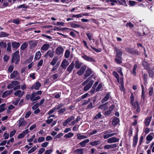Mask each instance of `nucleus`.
<instances>
[{
  "mask_svg": "<svg viewBox=\"0 0 154 154\" xmlns=\"http://www.w3.org/2000/svg\"><path fill=\"white\" fill-rule=\"evenodd\" d=\"M9 35V34L7 33L4 32H0V37H7Z\"/></svg>",
  "mask_w": 154,
  "mask_h": 154,
  "instance_id": "39",
  "label": "nucleus"
},
{
  "mask_svg": "<svg viewBox=\"0 0 154 154\" xmlns=\"http://www.w3.org/2000/svg\"><path fill=\"white\" fill-rule=\"evenodd\" d=\"M32 97V94L31 95L28 94L26 95V100H29V99H30V100L32 101H36L40 98V97L39 96H37L35 98Z\"/></svg>",
  "mask_w": 154,
  "mask_h": 154,
  "instance_id": "3",
  "label": "nucleus"
},
{
  "mask_svg": "<svg viewBox=\"0 0 154 154\" xmlns=\"http://www.w3.org/2000/svg\"><path fill=\"white\" fill-rule=\"evenodd\" d=\"M45 139V138L44 137H40L38 139V142L40 143L43 141Z\"/></svg>",
  "mask_w": 154,
  "mask_h": 154,
  "instance_id": "64",
  "label": "nucleus"
},
{
  "mask_svg": "<svg viewBox=\"0 0 154 154\" xmlns=\"http://www.w3.org/2000/svg\"><path fill=\"white\" fill-rule=\"evenodd\" d=\"M75 116H69L67 119L65 120V122L63 123V125L64 126H66L71 121L75 119Z\"/></svg>",
  "mask_w": 154,
  "mask_h": 154,
  "instance_id": "6",
  "label": "nucleus"
},
{
  "mask_svg": "<svg viewBox=\"0 0 154 154\" xmlns=\"http://www.w3.org/2000/svg\"><path fill=\"white\" fill-rule=\"evenodd\" d=\"M74 67V63L73 62H72L71 64L69 65V66L67 67L66 71L68 72V74H69L70 72H71Z\"/></svg>",
  "mask_w": 154,
  "mask_h": 154,
  "instance_id": "11",
  "label": "nucleus"
},
{
  "mask_svg": "<svg viewBox=\"0 0 154 154\" xmlns=\"http://www.w3.org/2000/svg\"><path fill=\"white\" fill-rule=\"evenodd\" d=\"M153 136H154V134L153 133H151L146 137V140L149 141H151L153 138Z\"/></svg>",
  "mask_w": 154,
  "mask_h": 154,
  "instance_id": "27",
  "label": "nucleus"
},
{
  "mask_svg": "<svg viewBox=\"0 0 154 154\" xmlns=\"http://www.w3.org/2000/svg\"><path fill=\"white\" fill-rule=\"evenodd\" d=\"M7 51L9 52H12L11 50V45L10 42H9L8 43V47L7 48Z\"/></svg>",
  "mask_w": 154,
  "mask_h": 154,
  "instance_id": "50",
  "label": "nucleus"
},
{
  "mask_svg": "<svg viewBox=\"0 0 154 154\" xmlns=\"http://www.w3.org/2000/svg\"><path fill=\"white\" fill-rule=\"evenodd\" d=\"M94 82V81L92 80H90L89 83L85 86L84 90V91H87L89 90L91 87Z\"/></svg>",
  "mask_w": 154,
  "mask_h": 154,
  "instance_id": "7",
  "label": "nucleus"
},
{
  "mask_svg": "<svg viewBox=\"0 0 154 154\" xmlns=\"http://www.w3.org/2000/svg\"><path fill=\"white\" fill-rule=\"evenodd\" d=\"M32 112L30 111H28L26 114L25 116V118L26 119H27L30 116Z\"/></svg>",
  "mask_w": 154,
  "mask_h": 154,
  "instance_id": "60",
  "label": "nucleus"
},
{
  "mask_svg": "<svg viewBox=\"0 0 154 154\" xmlns=\"http://www.w3.org/2000/svg\"><path fill=\"white\" fill-rule=\"evenodd\" d=\"M89 141V139H87L86 140H85L82 142L80 143H79V144L81 145V146L82 147H84L86 145V143H88Z\"/></svg>",
  "mask_w": 154,
  "mask_h": 154,
  "instance_id": "25",
  "label": "nucleus"
},
{
  "mask_svg": "<svg viewBox=\"0 0 154 154\" xmlns=\"http://www.w3.org/2000/svg\"><path fill=\"white\" fill-rule=\"evenodd\" d=\"M41 84L38 81L32 86L30 89H34L37 90L39 89L41 87Z\"/></svg>",
  "mask_w": 154,
  "mask_h": 154,
  "instance_id": "4",
  "label": "nucleus"
},
{
  "mask_svg": "<svg viewBox=\"0 0 154 154\" xmlns=\"http://www.w3.org/2000/svg\"><path fill=\"white\" fill-rule=\"evenodd\" d=\"M119 119L116 117H114L112 120V125H116L119 122Z\"/></svg>",
  "mask_w": 154,
  "mask_h": 154,
  "instance_id": "21",
  "label": "nucleus"
},
{
  "mask_svg": "<svg viewBox=\"0 0 154 154\" xmlns=\"http://www.w3.org/2000/svg\"><path fill=\"white\" fill-rule=\"evenodd\" d=\"M112 112L111 110H108L107 111H105L104 114L105 116H109L112 113Z\"/></svg>",
  "mask_w": 154,
  "mask_h": 154,
  "instance_id": "51",
  "label": "nucleus"
},
{
  "mask_svg": "<svg viewBox=\"0 0 154 154\" xmlns=\"http://www.w3.org/2000/svg\"><path fill=\"white\" fill-rule=\"evenodd\" d=\"M0 47L2 48H5L7 47V44L5 42L2 41L0 42Z\"/></svg>",
  "mask_w": 154,
  "mask_h": 154,
  "instance_id": "41",
  "label": "nucleus"
},
{
  "mask_svg": "<svg viewBox=\"0 0 154 154\" xmlns=\"http://www.w3.org/2000/svg\"><path fill=\"white\" fill-rule=\"evenodd\" d=\"M149 96H152V95L153 93V88L152 87H151L149 88Z\"/></svg>",
  "mask_w": 154,
  "mask_h": 154,
  "instance_id": "56",
  "label": "nucleus"
},
{
  "mask_svg": "<svg viewBox=\"0 0 154 154\" xmlns=\"http://www.w3.org/2000/svg\"><path fill=\"white\" fill-rule=\"evenodd\" d=\"M119 139L115 137L110 138L107 140V142L109 143H112L119 141Z\"/></svg>",
  "mask_w": 154,
  "mask_h": 154,
  "instance_id": "14",
  "label": "nucleus"
},
{
  "mask_svg": "<svg viewBox=\"0 0 154 154\" xmlns=\"http://www.w3.org/2000/svg\"><path fill=\"white\" fill-rule=\"evenodd\" d=\"M112 74L117 79L118 82H119V76L118 74L116 71H113Z\"/></svg>",
  "mask_w": 154,
  "mask_h": 154,
  "instance_id": "35",
  "label": "nucleus"
},
{
  "mask_svg": "<svg viewBox=\"0 0 154 154\" xmlns=\"http://www.w3.org/2000/svg\"><path fill=\"white\" fill-rule=\"evenodd\" d=\"M6 105L5 103H3L0 106V112H1L5 110V107Z\"/></svg>",
  "mask_w": 154,
  "mask_h": 154,
  "instance_id": "42",
  "label": "nucleus"
},
{
  "mask_svg": "<svg viewBox=\"0 0 154 154\" xmlns=\"http://www.w3.org/2000/svg\"><path fill=\"white\" fill-rule=\"evenodd\" d=\"M82 63L78 60H76L75 63V68L79 69L80 68Z\"/></svg>",
  "mask_w": 154,
  "mask_h": 154,
  "instance_id": "24",
  "label": "nucleus"
},
{
  "mask_svg": "<svg viewBox=\"0 0 154 154\" xmlns=\"http://www.w3.org/2000/svg\"><path fill=\"white\" fill-rule=\"evenodd\" d=\"M28 45V43L25 42L22 44L20 47V49L22 50H24L27 47Z\"/></svg>",
  "mask_w": 154,
  "mask_h": 154,
  "instance_id": "33",
  "label": "nucleus"
},
{
  "mask_svg": "<svg viewBox=\"0 0 154 154\" xmlns=\"http://www.w3.org/2000/svg\"><path fill=\"white\" fill-rule=\"evenodd\" d=\"M133 140V146L134 147H135L136 146L138 141V135L137 134H135L134 136Z\"/></svg>",
  "mask_w": 154,
  "mask_h": 154,
  "instance_id": "18",
  "label": "nucleus"
},
{
  "mask_svg": "<svg viewBox=\"0 0 154 154\" xmlns=\"http://www.w3.org/2000/svg\"><path fill=\"white\" fill-rule=\"evenodd\" d=\"M126 51L128 53L133 54H138V53L137 52L134 51L132 49L128 48L126 49Z\"/></svg>",
  "mask_w": 154,
  "mask_h": 154,
  "instance_id": "28",
  "label": "nucleus"
},
{
  "mask_svg": "<svg viewBox=\"0 0 154 154\" xmlns=\"http://www.w3.org/2000/svg\"><path fill=\"white\" fill-rule=\"evenodd\" d=\"M122 57H121V58H118L116 57L115 59V61L117 63L120 64L122 63Z\"/></svg>",
  "mask_w": 154,
  "mask_h": 154,
  "instance_id": "38",
  "label": "nucleus"
},
{
  "mask_svg": "<svg viewBox=\"0 0 154 154\" xmlns=\"http://www.w3.org/2000/svg\"><path fill=\"white\" fill-rule=\"evenodd\" d=\"M73 135V134L71 132H69L68 134H66L64 136V137L68 138L72 137Z\"/></svg>",
  "mask_w": 154,
  "mask_h": 154,
  "instance_id": "49",
  "label": "nucleus"
},
{
  "mask_svg": "<svg viewBox=\"0 0 154 154\" xmlns=\"http://www.w3.org/2000/svg\"><path fill=\"white\" fill-rule=\"evenodd\" d=\"M58 58L57 56L54 57L52 61L51 62L50 64L54 66L57 62Z\"/></svg>",
  "mask_w": 154,
  "mask_h": 154,
  "instance_id": "23",
  "label": "nucleus"
},
{
  "mask_svg": "<svg viewBox=\"0 0 154 154\" xmlns=\"http://www.w3.org/2000/svg\"><path fill=\"white\" fill-rule=\"evenodd\" d=\"M41 54L40 51L36 52L35 53V59L36 60H38L40 57Z\"/></svg>",
  "mask_w": 154,
  "mask_h": 154,
  "instance_id": "37",
  "label": "nucleus"
},
{
  "mask_svg": "<svg viewBox=\"0 0 154 154\" xmlns=\"http://www.w3.org/2000/svg\"><path fill=\"white\" fill-rule=\"evenodd\" d=\"M136 104L137 105V109L136 110V111L137 112H139L140 111V107L139 104V103L138 101H136Z\"/></svg>",
  "mask_w": 154,
  "mask_h": 154,
  "instance_id": "54",
  "label": "nucleus"
},
{
  "mask_svg": "<svg viewBox=\"0 0 154 154\" xmlns=\"http://www.w3.org/2000/svg\"><path fill=\"white\" fill-rule=\"evenodd\" d=\"M42 91H39L36 92H33L32 93V97L35 98L37 95H40L42 94Z\"/></svg>",
  "mask_w": 154,
  "mask_h": 154,
  "instance_id": "26",
  "label": "nucleus"
},
{
  "mask_svg": "<svg viewBox=\"0 0 154 154\" xmlns=\"http://www.w3.org/2000/svg\"><path fill=\"white\" fill-rule=\"evenodd\" d=\"M54 54V51L53 49L49 50L47 51L45 55V57H47L48 56H49L50 57H52Z\"/></svg>",
  "mask_w": 154,
  "mask_h": 154,
  "instance_id": "8",
  "label": "nucleus"
},
{
  "mask_svg": "<svg viewBox=\"0 0 154 154\" xmlns=\"http://www.w3.org/2000/svg\"><path fill=\"white\" fill-rule=\"evenodd\" d=\"M93 77V75H91V76L88 77L85 81L83 82L82 85L83 86L87 84L88 82L90 81L91 79Z\"/></svg>",
  "mask_w": 154,
  "mask_h": 154,
  "instance_id": "36",
  "label": "nucleus"
},
{
  "mask_svg": "<svg viewBox=\"0 0 154 154\" xmlns=\"http://www.w3.org/2000/svg\"><path fill=\"white\" fill-rule=\"evenodd\" d=\"M82 57L85 60L89 61L95 62V60L92 57L88 56L85 55H83L82 56Z\"/></svg>",
  "mask_w": 154,
  "mask_h": 154,
  "instance_id": "5",
  "label": "nucleus"
},
{
  "mask_svg": "<svg viewBox=\"0 0 154 154\" xmlns=\"http://www.w3.org/2000/svg\"><path fill=\"white\" fill-rule=\"evenodd\" d=\"M86 35L89 40H91V39H92V38L93 36V34L92 33L90 32L88 33H87Z\"/></svg>",
  "mask_w": 154,
  "mask_h": 154,
  "instance_id": "46",
  "label": "nucleus"
},
{
  "mask_svg": "<svg viewBox=\"0 0 154 154\" xmlns=\"http://www.w3.org/2000/svg\"><path fill=\"white\" fill-rule=\"evenodd\" d=\"M63 51V48L61 47H59L56 49L55 53L58 55H62Z\"/></svg>",
  "mask_w": 154,
  "mask_h": 154,
  "instance_id": "9",
  "label": "nucleus"
},
{
  "mask_svg": "<svg viewBox=\"0 0 154 154\" xmlns=\"http://www.w3.org/2000/svg\"><path fill=\"white\" fill-rule=\"evenodd\" d=\"M36 149L37 148L35 146H34L31 149L28 151V154L31 153L35 151Z\"/></svg>",
  "mask_w": 154,
  "mask_h": 154,
  "instance_id": "52",
  "label": "nucleus"
},
{
  "mask_svg": "<svg viewBox=\"0 0 154 154\" xmlns=\"http://www.w3.org/2000/svg\"><path fill=\"white\" fill-rule=\"evenodd\" d=\"M20 59L19 51H17L13 54L11 61V63H13L15 62V64H17L20 61Z\"/></svg>",
  "mask_w": 154,
  "mask_h": 154,
  "instance_id": "1",
  "label": "nucleus"
},
{
  "mask_svg": "<svg viewBox=\"0 0 154 154\" xmlns=\"http://www.w3.org/2000/svg\"><path fill=\"white\" fill-rule=\"evenodd\" d=\"M77 136V138L79 139H82L86 138H87L88 137L87 136L83 135H81L80 134H78Z\"/></svg>",
  "mask_w": 154,
  "mask_h": 154,
  "instance_id": "40",
  "label": "nucleus"
},
{
  "mask_svg": "<svg viewBox=\"0 0 154 154\" xmlns=\"http://www.w3.org/2000/svg\"><path fill=\"white\" fill-rule=\"evenodd\" d=\"M69 63L68 61H67L66 59H64L62 62L61 64L60 65L63 68L65 69L66 68V67L69 65Z\"/></svg>",
  "mask_w": 154,
  "mask_h": 154,
  "instance_id": "10",
  "label": "nucleus"
},
{
  "mask_svg": "<svg viewBox=\"0 0 154 154\" xmlns=\"http://www.w3.org/2000/svg\"><path fill=\"white\" fill-rule=\"evenodd\" d=\"M24 92H21L20 90H18L16 91L14 93V94L17 96H18L19 97H21L24 94Z\"/></svg>",
  "mask_w": 154,
  "mask_h": 154,
  "instance_id": "17",
  "label": "nucleus"
},
{
  "mask_svg": "<svg viewBox=\"0 0 154 154\" xmlns=\"http://www.w3.org/2000/svg\"><path fill=\"white\" fill-rule=\"evenodd\" d=\"M70 26L73 28H79L80 27L79 25L74 23H71L70 24Z\"/></svg>",
  "mask_w": 154,
  "mask_h": 154,
  "instance_id": "48",
  "label": "nucleus"
},
{
  "mask_svg": "<svg viewBox=\"0 0 154 154\" xmlns=\"http://www.w3.org/2000/svg\"><path fill=\"white\" fill-rule=\"evenodd\" d=\"M13 91L12 89L5 91L2 94V97L4 98L8 95H10L12 93Z\"/></svg>",
  "mask_w": 154,
  "mask_h": 154,
  "instance_id": "16",
  "label": "nucleus"
},
{
  "mask_svg": "<svg viewBox=\"0 0 154 154\" xmlns=\"http://www.w3.org/2000/svg\"><path fill=\"white\" fill-rule=\"evenodd\" d=\"M100 140L95 141L94 142H91L90 143V144L92 146H96L98 145H99L100 143Z\"/></svg>",
  "mask_w": 154,
  "mask_h": 154,
  "instance_id": "31",
  "label": "nucleus"
},
{
  "mask_svg": "<svg viewBox=\"0 0 154 154\" xmlns=\"http://www.w3.org/2000/svg\"><path fill=\"white\" fill-rule=\"evenodd\" d=\"M14 68V66L12 65H11L8 67V72L10 73H11L13 71Z\"/></svg>",
  "mask_w": 154,
  "mask_h": 154,
  "instance_id": "58",
  "label": "nucleus"
},
{
  "mask_svg": "<svg viewBox=\"0 0 154 154\" xmlns=\"http://www.w3.org/2000/svg\"><path fill=\"white\" fill-rule=\"evenodd\" d=\"M11 83L13 84V86H17L20 84V82L17 81H12Z\"/></svg>",
  "mask_w": 154,
  "mask_h": 154,
  "instance_id": "59",
  "label": "nucleus"
},
{
  "mask_svg": "<svg viewBox=\"0 0 154 154\" xmlns=\"http://www.w3.org/2000/svg\"><path fill=\"white\" fill-rule=\"evenodd\" d=\"M13 22L14 23L18 25L19 24L20 21L17 18V19H14L13 20Z\"/></svg>",
  "mask_w": 154,
  "mask_h": 154,
  "instance_id": "62",
  "label": "nucleus"
},
{
  "mask_svg": "<svg viewBox=\"0 0 154 154\" xmlns=\"http://www.w3.org/2000/svg\"><path fill=\"white\" fill-rule=\"evenodd\" d=\"M29 44L30 45V46L32 47H33L35 46L37 44V43L36 42H34L33 41H30L29 42Z\"/></svg>",
  "mask_w": 154,
  "mask_h": 154,
  "instance_id": "53",
  "label": "nucleus"
},
{
  "mask_svg": "<svg viewBox=\"0 0 154 154\" xmlns=\"http://www.w3.org/2000/svg\"><path fill=\"white\" fill-rule=\"evenodd\" d=\"M103 86L102 83H100L98 86L97 88L96 89V91H99L100 89L102 88Z\"/></svg>",
  "mask_w": 154,
  "mask_h": 154,
  "instance_id": "61",
  "label": "nucleus"
},
{
  "mask_svg": "<svg viewBox=\"0 0 154 154\" xmlns=\"http://www.w3.org/2000/svg\"><path fill=\"white\" fill-rule=\"evenodd\" d=\"M28 8V6L25 4L20 5L17 7V9H20L21 8L26 9Z\"/></svg>",
  "mask_w": 154,
  "mask_h": 154,
  "instance_id": "45",
  "label": "nucleus"
},
{
  "mask_svg": "<svg viewBox=\"0 0 154 154\" xmlns=\"http://www.w3.org/2000/svg\"><path fill=\"white\" fill-rule=\"evenodd\" d=\"M152 117V116H150L149 117L146 118L145 119L144 123L146 126H148L149 125L151 120Z\"/></svg>",
  "mask_w": 154,
  "mask_h": 154,
  "instance_id": "19",
  "label": "nucleus"
},
{
  "mask_svg": "<svg viewBox=\"0 0 154 154\" xmlns=\"http://www.w3.org/2000/svg\"><path fill=\"white\" fill-rule=\"evenodd\" d=\"M143 78L144 80V83H145L146 82H147V76L148 75L146 73L144 74L143 76Z\"/></svg>",
  "mask_w": 154,
  "mask_h": 154,
  "instance_id": "57",
  "label": "nucleus"
},
{
  "mask_svg": "<svg viewBox=\"0 0 154 154\" xmlns=\"http://www.w3.org/2000/svg\"><path fill=\"white\" fill-rule=\"evenodd\" d=\"M92 72V71L90 68L87 69L84 75V79H86L87 77L89 76L91 74Z\"/></svg>",
  "mask_w": 154,
  "mask_h": 154,
  "instance_id": "12",
  "label": "nucleus"
},
{
  "mask_svg": "<svg viewBox=\"0 0 154 154\" xmlns=\"http://www.w3.org/2000/svg\"><path fill=\"white\" fill-rule=\"evenodd\" d=\"M59 77V74L58 73L54 74L51 76V78L53 80H55L57 79Z\"/></svg>",
  "mask_w": 154,
  "mask_h": 154,
  "instance_id": "44",
  "label": "nucleus"
},
{
  "mask_svg": "<svg viewBox=\"0 0 154 154\" xmlns=\"http://www.w3.org/2000/svg\"><path fill=\"white\" fill-rule=\"evenodd\" d=\"M84 149L83 148L78 149L74 151V152L76 154H83Z\"/></svg>",
  "mask_w": 154,
  "mask_h": 154,
  "instance_id": "20",
  "label": "nucleus"
},
{
  "mask_svg": "<svg viewBox=\"0 0 154 154\" xmlns=\"http://www.w3.org/2000/svg\"><path fill=\"white\" fill-rule=\"evenodd\" d=\"M142 64L145 69H149V64L145 60L143 61Z\"/></svg>",
  "mask_w": 154,
  "mask_h": 154,
  "instance_id": "30",
  "label": "nucleus"
},
{
  "mask_svg": "<svg viewBox=\"0 0 154 154\" xmlns=\"http://www.w3.org/2000/svg\"><path fill=\"white\" fill-rule=\"evenodd\" d=\"M115 51L116 52V57L118 58H121V57H122V52L121 50L116 48Z\"/></svg>",
  "mask_w": 154,
  "mask_h": 154,
  "instance_id": "13",
  "label": "nucleus"
},
{
  "mask_svg": "<svg viewBox=\"0 0 154 154\" xmlns=\"http://www.w3.org/2000/svg\"><path fill=\"white\" fill-rule=\"evenodd\" d=\"M117 146V145L116 144H107L105 145L104 146V148L105 149H109L116 147Z\"/></svg>",
  "mask_w": 154,
  "mask_h": 154,
  "instance_id": "15",
  "label": "nucleus"
},
{
  "mask_svg": "<svg viewBox=\"0 0 154 154\" xmlns=\"http://www.w3.org/2000/svg\"><path fill=\"white\" fill-rule=\"evenodd\" d=\"M27 122L24 120L23 117L21 118L19 120L18 122V126L20 127L21 126H25L27 124Z\"/></svg>",
  "mask_w": 154,
  "mask_h": 154,
  "instance_id": "2",
  "label": "nucleus"
},
{
  "mask_svg": "<svg viewBox=\"0 0 154 154\" xmlns=\"http://www.w3.org/2000/svg\"><path fill=\"white\" fill-rule=\"evenodd\" d=\"M141 86L142 87V90L141 97L142 98H143L144 99V87H143V85H141Z\"/></svg>",
  "mask_w": 154,
  "mask_h": 154,
  "instance_id": "55",
  "label": "nucleus"
},
{
  "mask_svg": "<svg viewBox=\"0 0 154 154\" xmlns=\"http://www.w3.org/2000/svg\"><path fill=\"white\" fill-rule=\"evenodd\" d=\"M137 64H135L133 67V69L132 73L134 76H135L136 75V70L137 68Z\"/></svg>",
  "mask_w": 154,
  "mask_h": 154,
  "instance_id": "43",
  "label": "nucleus"
},
{
  "mask_svg": "<svg viewBox=\"0 0 154 154\" xmlns=\"http://www.w3.org/2000/svg\"><path fill=\"white\" fill-rule=\"evenodd\" d=\"M50 47L49 44H45L43 45L41 48V49L44 51L47 50Z\"/></svg>",
  "mask_w": 154,
  "mask_h": 154,
  "instance_id": "22",
  "label": "nucleus"
},
{
  "mask_svg": "<svg viewBox=\"0 0 154 154\" xmlns=\"http://www.w3.org/2000/svg\"><path fill=\"white\" fill-rule=\"evenodd\" d=\"M109 93H108L106 94L104 98L102 99V103H104L108 100L109 97Z\"/></svg>",
  "mask_w": 154,
  "mask_h": 154,
  "instance_id": "32",
  "label": "nucleus"
},
{
  "mask_svg": "<svg viewBox=\"0 0 154 154\" xmlns=\"http://www.w3.org/2000/svg\"><path fill=\"white\" fill-rule=\"evenodd\" d=\"M18 73V72L17 71H14L10 75V77L11 79H12L14 78L17 75Z\"/></svg>",
  "mask_w": 154,
  "mask_h": 154,
  "instance_id": "34",
  "label": "nucleus"
},
{
  "mask_svg": "<svg viewBox=\"0 0 154 154\" xmlns=\"http://www.w3.org/2000/svg\"><path fill=\"white\" fill-rule=\"evenodd\" d=\"M70 54V52L69 50H66L64 54L65 57L66 58H68Z\"/></svg>",
  "mask_w": 154,
  "mask_h": 154,
  "instance_id": "47",
  "label": "nucleus"
},
{
  "mask_svg": "<svg viewBox=\"0 0 154 154\" xmlns=\"http://www.w3.org/2000/svg\"><path fill=\"white\" fill-rule=\"evenodd\" d=\"M91 100V99L90 98H88V100H84V102L82 104V105H85L86 104H87L88 103H89Z\"/></svg>",
  "mask_w": 154,
  "mask_h": 154,
  "instance_id": "63",
  "label": "nucleus"
},
{
  "mask_svg": "<svg viewBox=\"0 0 154 154\" xmlns=\"http://www.w3.org/2000/svg\"><path fill=\"white\" fill-rule=\"evenodd\" d=\"M11 45L12 47L14 48H18L20 45V44L19 42H12Z\"/></svg>",
  "mask_w": 154,
  "mask_h": 154,
  "instance_id": "29",
  "label": "nucleus"
}]
</instances>
